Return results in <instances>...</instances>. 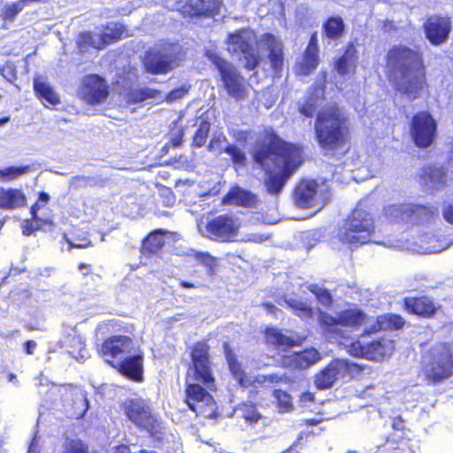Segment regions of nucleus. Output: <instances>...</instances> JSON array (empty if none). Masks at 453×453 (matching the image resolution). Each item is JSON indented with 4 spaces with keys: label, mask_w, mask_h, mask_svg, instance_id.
Wrapping results in <instances>:
<instances>
[{
    "label": "nucleus",
    "mask_w": 453,
    "mask_h": 453,
    "mask_svg": "<svg viewBox=\"0 0 453 453\" xmlns=\"http://www.w3.org/2000/svg\"><path fill=\"white\" fill-rule=\"evenodd\" d=\"M388 67L397 89L410 98H417L425 85L420 54L405 46H395L388 53Z\"/></svg>",
    "instance_id": "obj_2"
},
{
    "label": "nucleus",
    "mask_w": 453,
    "mask_h": 453,
    "mask_svg": "<svg viewBox=\"0 0 453 453\" xmlns=\"http://www.w3.org/2000/svg\"><path fill=\"white\" fill-rule=\"evenodd\" d=\"M126 412L128 418L137 426L148 431L153 430L156 420L151 415L150 409L144 400L131 401L127 407Z\"/></svg>",
    "instance_id": "obj_17"
},
{
    "label": "nucleus",
    "mask_w": 453,
    "mask_h": 453,
    "mask_svg": "<svg viewBox=\"0 0 453 453\" xmlns=\"http://www.w3.org/2000/svg\"><path fill=\"white\" fill-rule=\"evenodd\" d=\"M425 31L431 43L438 45L448 38L450 31V21L447 18L432 17L425 24Z\"/></svg>",
    "instance_id": "obj_22"
},
{
    "label": "nucleus",
    "mask_w": 453,
    "mask_h": 453,
    "mask_svg": "<svg viewBox=\"0 0 453 453\" xmlns=\"http://www.w3.org/2000/svg\"><path fill=\"white\" fill-rule=\"evenodd\" d=\"M319 323L327 337L337 340L338 336H343L342 327L357 328L365 325V328L362 337L372 334L379 330H389L401 328L404 321L395 314H386L379 316L376 322L371 320L360 309L354 307L337 313L333 316L327 312H319Z\"/></svg>",
    "instance_id": "obj_3"
},
{
    "label": "nucleus",
    "mask_w": 453,
    "mask_h": 453,
    "mask_svg": "<svg viewBox=\"0 0 453 453\" xmlns=\"http://www.w3.org/2000/svg\"><path fill=\"white\" fill-rule=\"evenodd\" d=\"M344 25L341 18H330L324 25V31L326 37L336 39L342 36Z\"/></svg>",
    "instance_id": "obj_41"
},
{
    "label": "nucleus",
    "mask_w": 453,
    "mask_h": 453,
    "mask_svg": "<svg viewBox=\"0 0 453 453\" xmlns=\"http://www.w3.org/2000/svg\"><path fill=\"white\" fill-rule=\"evenodd\" d=\"M282 453H299V450L297 449V446L296 444H293L291 447L284 450Z\"/></svg>",
    "instance_id": "obj_64"
},
{
    "label": "nucleus",
    "mask_w": 453,
    "mask_h": 453,
    "mask_svg": "<svg viewBox=\"0 0 453 453\" xmlns=\"http://www.w3.org/2000/svg\"><path fill=\"white\" fill-rule=\"evenodd\" d=\"M192 365L188 367L187 374L199 375L205 382L212 380V375L208 358V347L204 343H197L192 350Z\"/></svg>",
    "instance_id": "obj_16"
},
{
    "label": "nucleus",
    "mask_w": 453,
    "mask_h": 453,
    "mask_svg": "<svg viewBox=\"0 0 453 453\" xmlns=\"http://www.w3.org/2000/svg\"><path fill=\"white\" fill-rule=\"evenodd\" d=\"M318 184L314 180H303L296 188L294 200L300 208H315L319 210L317 203Z\"/></svg>",
    "instance_id": "obj_20"
},
{
    "label": "nucleus",
    "mask_w": 453,
    "mask_h": 453,
    "mask_svg": "<svg viewBox=\"0 0 453 453\" xmlns=\"http://www.w3.org/2000/svg\"><path fill=\"white\" fill-rule=\"evenodd\" d=\"M165 244V238L161 230H156L150 234L143 241L142 252H156Z\"/></svg>",
    "instance_id": "obj_39"
},
{
    "label": "nucleus",
    "mask_w": 453,
    "mask_h": 453,
    "mask_svg": "<svg viewBox=\"0 0 453 453\" xmlns=\"http://www.w3.org/2000/svg\"><path fill=\"white\" fill-rule=\"evenodd\" d=\"M39 210V205L38 203H35L34 204L32 207H31V214H32V217H33V219H34V227H35V231L36 230H39V229H42V224H49V225H52V221L50 220V219H45V220H42L41 219H39L37 217V211Z\"/></svg>",
    "instance_id": "obj_52"
},
{
    "label": "nucleus",
    "mask_w": 453,
    "mask_h": 453,
    "mask_svg": "<svg viewBox=\"0 0 453 453\" xmlns=\"http://www.w3.org/2000/svg\"><path fill=\"white\" fill-rule=\"evenodd\" d=\"M30 170L28 165L25 166H9L0 169V179L4 181H9L26 174Z\"/></svg>",
    "instance_id": "obj_44"
},
{
    "label": "nucleus",
    "mask_w": 453,
    "mask_h": 453,
    "mask_svg": "<svg viewBox=\"0 0 453 453\" xmlns=\"http://www.w3.org/2000/svg\"><path fill=\"white\" fill-rule=\"evenodd\" d=\"M420 180L427 189H441L447 183V175L441 168L428 166L423 169Z\"/></svg>",
    "instance_id": "obj_25"
},
{
    "label": "nucleus",
    "mask_w": 453,
    "mask_h": 453,
    "mask_svg": "<svg viewBox=\"0 0 453 453\" xmlns=\"http://www.w3.org/2000/svg\"><path fill=\"white\" fill-rule=\"evenodd\" d=\"M373 233V219L370 213L357 207L339 230L338 238L344 243L359 245L370 242Z\"/></svg>",
    "instance_id": "obj_6"
},
{
    "label": "nucleus",
    "mask_w": 453,
    "mask_h": 453,
    "mask_svg": "<svg viewBox=\"0 0 453 453\" xmlns=\"http://www.w3.org/2000/svg\"><path fill=\"white\" fill-rule=\"evenodd\" d=\"M239 218L224 214L203 222L198 223L200 234L207 238L220 242H232L238 235L241 227Z\"/></svg>",
    "instance_id": "obj_10"
},
{
    "label": "nucleus",
    "mask_w": 453,
    "mask_h": 453,
    "mask_svg": "<svg viewBox=\"0 0 453 453\" xmlns=\"http://www.w3.org/2000/svg\"><path fill=\"white\" fill-rule=\"evenodd\" d=\"M357 50L353 45H349L342 58L335 64V69L341 75H346L355 72L357 62Z\"/></svg>",
    "instance_id": "obj_32"
},
{
    "label": "nucleus",
    "mask_w": 453,
    "mask_h": 453,
    "mask_svg": "<svg viewBox=\"0 0 453 453\" xmlns=\"http://www.w3.org/2000/svg\"><path fill=\"white\" fill-rule=\"evenodd\" d=\"M203 384L209 389L214 387V378L210 382H205L199 375H188L186 377V403L196 414L204 417H211L216 410V403L212 396L201 387Z\"/></svg>",
    "instance_id": "obj_7"
},
{
    "label": "nucleus",
    "mask_w": 453,
    "mask_h": 453,
    "mask_svg": "<svg viewBox=\"0 0 453 453\" xmlns=\"http://www.w3.org/2000/svg\"><path fill=\"white\" fill-rule=\"evenodd\" d=\"M196 259L211 269L215 265V258L206 252H196Z\"/></svg>",
    "instance_id": "obj_53"
},
{
    "label": "nucleus",
    "mask_w": 453,
    "mask_h": 453,
    "mask_svg": "<svg viewBox=\"0 0 453 453\" xmlns=\"http://www.w3.org/2000/svg\"><path fill=\"white\" fill-rule=\"evenodd\" d=\"M24 7V1L21 0L6 5L2 12L3 19L8 21L13 20L16 15L20 12Z\"/></svg>",
    "instance_id": "obj_46"
},
{
    "label": "nucleus",
    "mask_w": 453,
    "mask_h": 453,
    "mask_svg": "<svg viewBox=\"0 0 453 453\" xmlns=\"http://www.w3.org/2000/svg\"><path fill=\"white\" fill-rule=\"evenodd\" d=\"M323 95L324 89L321 87H317L314 89L313 95L307 100L306 104L300 107V112L306 117H311L316 111V101Z\"/></svg>",
    "instance_id": "obj_43"
},
{
    "label": "nucleus",
    "mask_w": 453,
    "mask_h": 453,
    "mask_svg": "<svg viewBox=\"0 0 453 453\" xmlns=\"http://www.w3.org/2000/svg\"><path fill=\"white\" fill-rule=\"evenodd\" d=\"M266 342L277 346L282 351L295 344V341L288 336L284 335L276 328H268L265 332Z\"/></svg>",
    "instance_id": "obj_35"
},
{
    "label": "nucleus",
    "mask_w": 453,
    "mask_h": 453,
    "mask_svg": "<svg viewBox=\"0 0 453 453\" xmlns=\"http://www.w3.org/2000/svg\"><path fill=\"white\" fill-rule=\"evenodd\" d=\"M37 344L35 341H27L26 342V351L27 354L32 355L36 348Z\"/></svg>",
    "instance_id": "obj_61"
},
{
    "label": "nucleus",
    "mask_w": 453,
    "mask_h": 453,
    "mask_svg": "<svg viewBox=\"0 0 453 453\" xmlns=\"http://www.w3.org/2000/svg\"><path fill=\"white\" fill-rule=\"evenodd\" d=\"M65 401L69 397H73V411L71 415L77 418L83 417L88 408L86 393L78 388H65Z\"/></svg>",
    "instance_id": "obj_27"
},
{
    "label": "nucleus",
    "mask_w": 453,
    "mask_h": 453,
    "mask_svg": "<svg viewBox=\"0 0 453 453\" xmlns=\"http://www.w3.org/2000/svg\"><path fill=\"white\" fill-rule=\"evenodd\" d=\"M78 95L85 103L96 105L106 100L109 96V87L100 76L88 75L82 79Z\"/></svg>",
    "instance_id": "obj_15"
},
{
    "label": "nucleus",
    "mask_w": 453,
    "mask_h": 453,
    "mask_svg": "<svg viewBox=\"0 0 453 453\" xmlns=\"http://www.w3.org/2000/svg\"><path fill=\"white\" fill-rule=\"evenodd\" d=\"M349 364L345 360L332 361L325 369L315 377V385L319 389H326L333 386L334 381L344 375L348 371Z\"/></svg>",
    "instance_id": "obj_18"
},
{
    "label": "nucleus",
    "mask_w": 453,
    "mask_h": 453,
    "mask_svg": "<svg viewBox=\"0 0 453 453\" xmlns=\"http://www.w3.org/2000/svg\"><path fill=\"white\" fill-rule=\"evenodd\" d=\"M268 239L267 235L257 234V233H251L245 236V241L248 242H253L257 243H261Z\"/></svg>",
    "instance_id": "obj_57"
},
{
    "label": "nucleus",
    "mask_w": 453,
    "mask_h": 453,
    "mask_svg": "<svg viewBox=\"0 0 453 453\" xmlns=\"http://www.w3.org/2000/svg\"><path fill=\"white\" fill-rule=\"evenodd\" d=\"M78 45L81 50H86L88 47L97 50L105 46L104 38L101 33L82 32L79 35Z\"/></svg>",
    "instance_id": "obj_34"
},
{
    "label": "nucleus",
    "mask_w": 453,
    "mask_h": 453,
    "mask_svg": "<svg viewBox=\"0 0 453 453\" xmlns=\"http://www.w3.org/2000/svg\"><path fill=\"white\" fill-rule=\"evenodd\" d=\"M66 241L72 248L82 249V248H87V247L90 246V244H91L90 241H88L86 237H84L82 239H79L76 242H72L69 240H66Z\"/></svg>",
    "instance_id": "obj_58"
},
{
    "label": "nucleus",
    "mask_w": 453,
    "mask_h": 453,
    "mask_svg": "<svg viewBox=\"0 0 453 453\" xmlns=\"http://www.w3.org/2000/svg\"><path fill=\"white\" fill-rule=\"evenodd\" d=\"M319 65V56L314 55V48L306 49L301 61L296 65L299 75H309Z\"/></svg>",
    "instance_id": "obj_33"
},
{
    "label": "nucleus",
    "mask_w": 453,
    "mask_h": 453,
    "mask_svg": "<svg viewBox=\"0 0 453 453\" xmlns=\"http://www.w3.org/2000/svg\"><path fill=\"white\" fill-rule=\"evenodd\" d=\"M309 290L316 296L319 303L325 307L330 306L332 303V297L327 290L323 289L317 285H311L309 287Z\"/></svg>",
    "instance_id": "obj_48"
},
{
    "label": "nucleus",
    "mask_w": 453,
    "mask_h": 453,
    "mask_svg": "<svg viewBox=\"0 0 453 453\" xmlns=\"http://www.w3.org/2000/svg\"><path fill=\"white\" fill-rule=\"evenodd\" d=\"M442 216L447 222L453 224V200L444 203Z\"/></svg>",
    "instance_id": "obj_55"
},
{
    "label": "nucleus",
    "mask_w": 453,
    "mask_h": 453,
    "mask_svg": "<svg viewBox=\"0 0 453 453\" xmlns=\"http://www.w3.org/2000/svg\"><path fill=\"white\" fill-rule=\"evenodd\" d=\"M22 233L24 235H30L35 232L34 222L24 220L21 224Z\"/></svg>",
    "instance_id": "obj_59"
},
{
    "label": "nucleus",
    "mask_w": 453,
    "mask_h": 453,
    "mask_svg": "<svg viewBox=\"0 0 453 453\" xmlns=\"http://www.w3.org/2000/svg\"><path fill=\"white\" fill-rule=\"evenodd\" d=\"M205 55L219 71L229 96L236 99L244 98L247 95V88L243 78L237 73L235 68L231 64L222 59L215 50H208Z\"/></svg>",
    "instance_id": "obj_11"
},
{
    "label": "nucleus",
    "mask_w": 453,
    "mask_h": 453,
    "mask_svg": "<svg viewBox=\"0 0 453 453\" xmlns=\"http://www.w3.org/2000/svg\"><path fill=\"white\" fill-rule=\"evenodd\" d=\"M317 42H318L317 35H312V36L311 37L309 45L306 48V49H310L312 46V48H314V55H318V52H319Z\"/></svg>",
    "instance_id": "obj_62"
},
{
    "label": "nucleus",
    "mask_w": 453,
    "mask_h": 453,
    "mask_svg": "<svg viewBox=\"0 0 453 453\" xmlns=\"http://www.w3.org/2000/svg\"><path fill=\"white\" fill-rule=\"evenodd\" d=\"M320 359L319 353L313 348L306 349L301 352L288 351L282 356L283 366L290 368H307Z\"/></svg>",
    "instance_id": "obj_21"
},
{
    "label": "nucleus",
    "mask_w": 453,
    "mask_h": 453,
    "mask_svg": "<svg viewBox=\"0 0 453 453\" xmlns=\"http://www.w3.org/2000/svg\"><path fill=\"white\" fill-rule=\"evenodd\" d=\"M90 184V178L83 175L73 176L70 180V186L73 188H84Z\"/></svg>",
    "instance_id": "obj_54"
},
{
    "label": "nucleus",
    "mask_w": 453,
    "mask_h": 453,
    "mask_svg": "<svg viewBox=\"0 0 453 453\" xmlns=\"http://www.w3.org/2000/svg\"><path fill=\"white\" fill-rule=\"evenodd\" d=\"M49 199H50V196L48 194L41 193L39 196L38 202L36 203L39 205V209L41 208V206H43L45 203H47Z\"/></svg>",
    "instance_id": "obj_63"
},
{
    "label": "nucleus",
    "mask_w": 453,
    "mask_h": 453,
    "mask_svg": "<svg viewBox=\"0 0 453 453\" xmlns=\"http://www.w3.org/2000/svg\"><path fill=\"white\" fill-rule=\"evenodd\" d=\"M346 349L353 357H364L372 361H381L392 355L395 344L392 340L388 338H380L371 342L357 340L350 344H347Z\"/></svg>",
    "instance_id": "obj_12"
},
{
    "label": "nucleus",
    "mask_w": 453,
    "mask_h": 453,
    "mask_svg": "<svg viewBox=\"0 0 453 453\" xmlns=\"http://www.w3.org/2000/svg\"><path fill=\"white\" fill-rule=\"evenodd\" d=\"M223 203L226 204L252 207L257 203V197L255 195L249 191L240 188H234L225 196Z\"/></svg>",
    "instance_id": "obj_31"
},
{
    "label": "nucleus",
    "mask_w": 453,
    "mask_h": 453,
    "mask_svg": "<svg viewBox=\"0 0 453 453\" xmlns=\"http://www.w3.org/2000/svg\"><path fill=\"white\" fill-rule=\"evenodd\" d=\"M125 33V27L119 23L111 22L102 31L105 45L119 39Z\"/></svg>",
    "instance_id": "obj_40"
},
{
    "label": "nucleus",
    "mask_w": 453,
    "mask_h": 453,
    "mask_svg": "<svg viewBox=\"0 0 453 453\" xmlns=\"http://www.w3.org/2000/svg\"><path fill=\"white\" fill-rule=\"evenodd\" d=\"M187 91L188 90L185 88H180L174 89L167 95L166 100L168 102H173L178 99H180L187 94Z\"/></svg>",
    "instance_id": "obj_56"
},
{
    "label": "nucleus",
    "mask_w": 453,
    "mask_h": 453,
    "mask_svg": "<svg viewBox=\"0 0 453 453\" xmlns=\"http://www.w3.org/2000/svg\"><path fill=\"white\" fill-rule=\"evenodd\" d=\"M405 308L414 314L425 317H430L435 311L434 303L426 296L419 298L407 297L405 299Z\"/></svg>",
    "instance_id": "obj_30"
},
{
    "label": "nucleus",
    "mask_w": 453,
    "mask_h": 453,
    "mask_svg": "<svg viewBox=\"0 0 453 453\" xmlns=\"http://www.w3.org/2000/svg\"><path fill=\"white\" fill-rule=\"evenodd\" d=\"M180 53L178 44L165 42L157 45L145 56L144 67L152 74L167 73L179 65Z\"/></svg>",
    "instance_id": "obj_9"
},
{
    "label": "nucleus",
    "mask_w": 453,
    "mask_h": 453,
    "mask_svg": "<svg viewBox=\"0 0 453 453\" xmlns=\"http://www.w3.org/2000/svg\"><path fill=\"white\" fill-rule=\"evenodd\" d=\"M224 348L229 370L236 382L242 387L247 388L254 383L270 385L278 383L282 380L281 376L276 374L257 375L256 378L248 375L242 370L241 364L238 362L236 357L232 352V350L229 349L227 344H225Z\"/></svg>",
    "instance_id": "obj_14"
},
{
    "label": "nucleus",
    "mask_w": 453,
    "mask_h": 453,
    "mask_svg": "<svg viewBox=\"0 0 453 453\" xmlns=\"http://www.w3.org/2000/svg\"><path fill=\"white\" fill-rule=\"evenodd\" d=\"M219 0H187L185 4L178 3L175 9L190 16L215 15L219 12Z\"/></svg>",
    "instance_id": "obj_19"
},
{
    "label": "nucleus",
    "mask_w": 453,
    "mask_h": 453,
    "mask_svg": "<svg viewBox=\"0 0 453 453\" xmlns=\"http://www.w3.org/2000/svg\"><path fill=\"white\" fill-rule=\"evenodd\" d=\"M64 453H88V447L80 440L66 441Z\"/></svg>",
    "instance_id": "obj_50"
},
{
    "label": "nucleus",
    "mask_w": 453,
    "mask_h": 453,
    "mask_svg": "<svg viewBox=\"0 0 453 453\" xmlns=\"http://www.w3.org/2000/svg\"><path fill=\"white\" fill-rule=\"evenodd\" d=\"M234 414L237 418H243L247 423L252 425L257 423L261 415L256 410L253 404L242 403L234 410Z\"/></svg>",
    "instance_id": "obj_38"
},
{
    "label": "nucleus",
    "mask_w": 453,
    "mask_h": 453,
    "mask_svg": "<svg viewBox=\"0 0 453 453\" xmlns=\"http://www.w3.org/2000/svg\"><path fill=\"white\" fill-rule=\"evenodd\" d=\"M159 95L160 93L157 90L150 88H142L133 90L129 94V99L134 103H140L147 99L157 98Z\"/></svg>",
    "instance_id": "obj_45"
},
{
    "label": "nucleus",
    "mask_w": 453,
    "mask_h": 453,
    "mask_svg": "<svg viewBox=\"0 0 453 453\" xmlns=\"http://www.w3.org/2000/svg\"><path fill=\"white\" fill-rule=\"evenodd\" d=\"M274 396L277 399L280 411L288 412L293 409L291 397L288 394L281 390H275Z\"/></svg>",
    "instance_id": "obj_47"
},
{
    "label": "nucleus",
    "mask_w": 453,
    "mask_h": 453,
    "mask_svg": "<svg viewBox=\"0 0 453 453\" xmlns=\"http://www.w3.org/2000/svg\"><path fill=\"white\" fill-rule=\"evenodd\" d=\"M434 238H430V242L433 243L434 242ZM438 244H431L429 247L426 248V252H429V253H437V252H441L442 250H445L446 249H448L450 245L453 244V236L449 238V240L447 239H443V240H438L437 241Z\"/></svg>",
    "instance_id": "obj_51"
},
{
    "label": "nucleus",
    "mask_w": 453,
    "mask_h": 453,
    "mask_svg": "<svg viewBox=\"0 0 453 453\" xmlns=\"http://www.w3.org/2000/svg\"><path fill=\"white\" fill-rule=\"evenodd\" d=\"M422 372L433 382L450 377L453 374V359L449 348L446 345L433 348L423 357Z\"/></svg>",
    "instance_id": "obj_8"
},
{
    "label": "nucleus",
    "mask_w": 453,
    "mask_h": 453,
    "mask_svg": "<svg viewBox=\"0 0 453 453\" xmlns=\"http://www.w3.org/2000/svg\"><path fill=\"white\" fill-rule=\"evenodd\" d=\"M407 206L410 204L391 205L386 209V215L391 220L408 221L411 215Z\"/></svg>",
    "instance_id": "obj_42"
},
{
    "label": "nucleus",
    "mask_w": 453,
    "mask_h": 453,
    "mask_svg": "<svg viewBox=\"0 0 453 453\" xmlns=\"http://www.w3.org/2000/svg\"><path fill=\"white\" fill-rule=\"evenodd\" d=\"M302 150L299 146L280 142L274 150L265 149L254 155L255 161L266 172V189L278 194L287 180L302 163Z\"/></svg>",
    "instance_id": "obj_1"
},
{
    "label": "nucleus",
    "mask_w": 453,
    "mask_h": 453,
    "mask_svg": "<svg viewBox=\"0 0 453 453\" xmlns=\"http://www.w3.org/2000/svg\"><path fill=\"white\" fill-rule=\"evenodd\" d=\"M436 134V123L427 112L416 114L411 125V135L415 144L420 148L430 146Z\"/></svg>",
    "instance_id": "obj_13"
},
{
    "label": "nucleus",
    "mask_w": 453,
    "mask_h": 453,
    "mask_svg": "<svg viewBox=\"0 0 453 453\" xmlns=\"http://www.w3.org/2000/svg\"><path fill=\"white\" fill-rule=\"evenodd\" d=\"M119 371L124 375L140 380L142 374V359L140 354L134 353L125 357L119 364Z\"/></svg>",
    "instance_id": "obj_28"
},
{
    "label": "nucleus",
    "mask_w": 453,
    "mask_h": 453,
    "mask_svg": "<svg viewBox=\"0 0 453 453\" xmlns=\"http://www.w3.org/2000/svg\"><path fill=\"white\" fill-rule=\"evenodd\" d=\"M256 42L258 43L260 49L269 51L268 58L272 67L278 71L283 63L282 43L273 35L265 34L257 42L252 30L246 28L237 30L227 36V50L232 53L242 54L246 60L245 68L254 70L260 61L254 49Z\"/></svg>",
    "instance_id": "obj_4"
},
{
    "label": "nucleus",
    "mask_w": 453,
    "mask_h": 453,
    "mask_svg": "<svg viewBox=\"0 0 453 453\" xmlns=\"http://www.w3.org/2000/svg\"><path fill=\"white\" fill-rule=\"evenodd\" d=\"M314 396L310 392L303 393L300 396V402L306 405L307 403L313 402Z\"/></svg>",
    "instance_id": "obj_60"
},
{
    "label": "nucleus",
    "mask_w": 453,
    "mask_h": 453,
    "mask_svg": "<svg viewBox=\"0 0 453 453\" xmlns=\"http://www.w3.org/2000/svg\"><path fill=\"white\" fill-rule=\"evenodd\" d=\"M27 198L22 190L18 188H0V208L14 210L26 204Z\"/></svg>",
    "instance_id": "obj_26"
},
{
    "label": "nucleus",
    "mask_w": 453,
    "mask_h": 453,
    "mask_svg": "<svg viewBox=\"0 0 453 453\" xmlns=\"http://www.w3.org/2000/svg\"><path fill=\"white\" fill-rule=\"evenodd\" d=\"M315 132L319 146L326 153L344 151L349 141L348 117L345 111L336 105L324 108L318 114Z\"/></svg>",
    "instance_id": "obj_5"
},
{
    "label": "nucleus",
    "mask_w": 453,
    "mask_h": 453,
    "mask_svg": "<svg viewBox=\"0 0 453 453\" xmlns=\"http://www.w3.org/2000/svg\"><path fill=\"white\" fill-rule=\"evenodd\" d=\"M34 88L37 96L45 104L57 105L60 103L59 96L49 84L46 78L39 76L34 80Z\"/></svg>",
    "instance_id": "obj_29"
},
{
    "label": "nucleus",
    "mask_w": 453,
    "mask_h": 453,
    "mask_svg": "<svg viewBox=\"0 0 453 453\" xmlns=\"http://www.w3.org/2000/svg\"><path fill=\"white\" fill-rule=\"evenodd\" d=\"M134 348V342L128 336H113L104 342L101 353L104 357H118L130 354Z\"/></svg>",
    "instance_id": "obj_23"
},
{
    "label": "nucleus",
    "mask_w": 453,
    "mask_h": 453,
    "mask_svg": "<svg viewBox=\"0 0 453 453\" xmlns=\"http://www.w3.org/2000/svg\"><path fill=\"white\" fill-rule=\"evenodd\" d=\"M407 210H410V214L411 215L409 220H417L419 222H425L429 220L434 215H437L438 210L434 206H424V205H414L410 204V206L406 207Z\"/></svg>",
    "instance_id": "obj_36"
},
{
    "label": "nucleus",
    "mask_w": 453,
    "mask_h": 453,
    "mask_svg": "<svg viewBox=\"0 0 453 453\" xmlns=\"http://www.w3.org/2000/svg\"><path fill=\"white\" fill-rule=\"evenodd\" d=\"M209 150L219 153L225 151L231 156L234 164L242 165L246 159L245 154L235 145H229L222 134H214L209 144Z\"/></svg>",
    "instance_id": "obj_24"
},
{
    "label": "nucleus",
    "mask_w": 453,
    "mask_h": 453,
    "mask_svg": "<svg viewBox=\"0 0 453 453\" xmlns=\"http://www.w3.org/2000/svg\"><path fill=\"white\" fill-rule=\"evenodd\" d=\"M285 303L301 319H306L312 317V308L307 303L293 296L286 297Z\"/></svg>",
    "instance_id": "obj_37"
},
{
    "label": "nucleus",
    "mask_w": 453,
    "mask_h": 453,
    "mask_svg": "<svg viewBox=\"0 0 453 453\" xmlns=\"http://www.w3.org/2000/svg\"><path fill=\"white\" fill-rule=\"evenodd\" d=\"M210 131V124L207 121H202L198 130L194 136V144L197 147H202L207 139Z\"/></svg>",
    "instance_id": "obj_49"
}]
</instances>
